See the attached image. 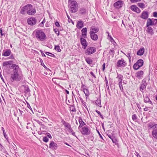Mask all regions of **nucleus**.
I'll use <instances>...</instances> for the list:
<instances>
[{
    "label": "nucleus",
    "mask_w": 157,
    "mask_h": 157,
    "mask_svg": "<svg viewBox=\"0 0 157 157\" xmlns=\"http://www.w3.org/2000/svg\"><path fill=\"white\" fill-rule=\"evenodd\" d=\"M11 67L13 69V72H15V71H16L17 72H18V71L19 69V67L18 65L14 64H12Z\"/></svg>",
    "instance_id": "obj_19"
},
{
    "label": "nucleus",
    "mask_w": 157,
    "mask_h": 157,
    "mask_svg": "<svg viewBox=\"0 0 157 157\" xmlns=\"http://www.w3.org/2000/svg\"><path fill=\"white\" fill-rule=\"evenodd\" d=\"M20 13L23 14L27 13L30 15H34L36 13V10L31 4H28L21 9Z\"/></svg>",
    "instance_id": "obj_1"
},
{
    "label": "nucleus",
    "mask_w": 157,
    "mask_h": 157,
    "mask_svg": "<svg viewBox=\"0 0 157 157\" xmlns=\"http://www.w3.org/2000/svg\"><path fill=\"white\" fill-rule=\"evenodd\" d=\"M118 84L119 85V87H120L121 90V91H123V86L122 85V83H120V84Z\"/></svg>",
    "instance_id": "obj_53"
},
{
    "label": "nucleus",
    "mask_w": 157,
    "mask_h": 157,
    "mask_svg": "<svg viewBox=\"0 0 157 157\" xmlns=\"http://www.w3.org/2000/svg\"><path fill=\"white\" fill-rule=\"evenodd\" d=\"M130 8L132 10L137 13H139L140 11V9L135 5H132L131 6Z\"/></svg>",
    "instance_id": "obj_15"
},
{
    "label": "nucleus",
    "mask_w": 157,
    "mask_h": 157,
    "mask_svg": "<svg viewBox=\"0 0 157 157\" xmlns=\"http://www.w3.org/2000/svg\"><path fill=\"white\" fill-rule=\"evenodd\" d=\"M67 17L68 19L69 22V23L71 22L74 25V22H73V21H72V20L70 18V17L69 16V15H68V14H67Z\"/></svg>",
    "instance_id": "obj_46"
},
{
    "label": "nucleus",
    "mask_w": 157,
    "mask_h": 157,
    "mask_svg": "<svg viewBox=\"0 0 157 157\" xmlns=\"http://www.w3.org/2000/svg\"><path fill=\"white\" fill-rule=\"evenodd\" d=\"M124 4V2L121 0L118 1L114 3L113 6L116 8L119 9L121 8Z\"/></svg>",
    "instance_id": "obj_9"
},
{
    "label": "nucleus",
    "mask_w": 157,
    "mask_h": 157,
    "mask_svg": "<svg viewBox=\"0 0 157 157\" xmlns=\"http://www.w3.org/2000/svg\"><path fill=\"white\" fill-rule=\"evenodd\" d=\"M152 21L151 19L150 18L148 19L146 24V27H149L150 25H152Z\"/></svg>",
    "instance_id": "obj_25"
},
{
    "label": "nucleus",
    "mask_w": 157,
    "mask_h": 157,
    "mask_svg": "<svg viewBox=\"0 0 157 157\" xmlns=\"http://www.w3.org/2000/svg\"><path fill=\"white\" fill-rule=\"evenodd\" d=\"M70 132L72 135H73L74 136H75L76 137H77L75 135V132H74L73 131V130L72 129H71V130H70Z\"/></svg>",
    "instance_id": "obj_52"
},
{
    "label": "nucleus",
    "mask_w": 157,
    "mask_h": 157,
    "mask_svg": "<svg viewBox=\"0 0 157 157\" xmlns=\"http://www.w3.org/2000/svg\"><path fill=\"white\" fill-rule=\"evenodd\" d=\"M12 62L11 61L4 62L3 63V66H6L8 65H10L12 63Z\"/></svg>",
    "instance_id": "obj_32"
},
{
    "label": "nucleus",
    "mask_w": 157,
    "mask_h": 157,
    "mask_svg": "<svg viewBox=\"0 0 157 157\" xmlns=\"http://www.w3.org/2000/svg\"><path fill=\"white\" fill-rule=\"evenodd\" d=\"M86 61L89 64H91L93 62L92 60L89 58H87L85 59Z\"/></svg>",
    "instance_id": "obj_33"
},
{
    "label": "nucleus",
    "mask_w": 157,
    "mask_h": 157,
    "mask_svg": "<svg viewBox=\"0 0 157 157\" xmlns=\"http://www.w3.org/2000/svg\"><path fill=\"white\" fill-rule=\"evenodd\" d=\"M132 118L133 121H135L137 119V117L136 114H133L132 115Z\"/></svg>",
    "instance_id": "obj_48"
},
{
    "label": "nucleus",
    "mask_w": 157,
    "mask_h": 157,
    "mask_svg": "<svg viewBox=\"0 0 157 157\" xmlns=\"http://www.w3.org/2000/svg\"><path fill=\"white\" fill-rule=\"evenodd\" d=\"M80 42L81 44L83 46V48L84 49H85L87 46L86 40L83 38H81L80 39Z\"/></svg>",
    "instance_id": "obj_17"
},
{
    "label": "nucleus",
    "mask_w": 157,
    "mask_h": 157,
    "mask_svg": "<svg viewBox=\"0 0 157 157\" xmlns=\"http://www.w3.org/2000/svg\"><path fill=\"white\" fill-rule=\"evenodd\" d=\"M140 67L139 66L138 64L137 63H135L133 65V68L134 69L137 70Z\"/></svg>",
    "instance_id": "obj_36"
},
{
    "label": "nucleus",
    "mask_w": 157,
    "mask_h": 157,
    "mask_svg": "<svg viewBox=\"0 0 157 157\" xmlns=\"http://www.w3.org/2000/svg\"><path fill=\"white\" fill-rule=\"evenodd\" d=\"M96 50V48L94 47H90L86 50L85 53L86 55H90L94 53Z\"/></svg>",
    "instance_id": "obj_7"
},
{
    "label": "nucleus",
    "mask_w": 157,
    "mask_h": 157,
    "mask_svg": "<svg viewBox=\"0 0 157 157\" xmlns=\"http://www.w3.org/2000/svg\"><path fill=\"white\" fill-rule=\"evenodd\" d=\"M147 27L146 32L149 34L152 35L154 34V32L152 28L150 27Z\"/></svg>",
    "instance_id": "obj_21"
},
{
    "label": "nucleus",
    "mask_w": 157,
    "mask_h": 157,
    "mask_svg": "<svg viewBox=\"0 0 157 157\" xmlns=\"http://www.w3.org/2000/svg\"><path fill=\"white\" fill-rule=\"evenodd\" d=\"M146 87V85L145 84L143 83L140 86V90L141 91H142V90H144L145 89Z\"/></svg>",
    "instance_id": "obj_35"
},
{
    "label": "nucleus",
    "mask_w": 157,
    "mask_h": 157,
    "mask_svg": "<svg viewBox=\"0 0 157 157\" xmlns=\"http://www.w3.org/2000/svg\"><path fill=\"white\" fill-rule=\"evenodd\" d=\"M71 110L72 112H75L76 111V109L73 107L71 108Z\"/></svg>",
    "instance_id": "obj_56"
},
{
    "label": "nucleus",
    "mask_w": 157,
    "mask_h": 157,
    "mask_svg": "<svg viewBox=\"0 0 157 157\" xmlns=\"http://www.w3.org/2000/svg\"><path fill=\"white\" fill-rule=\"evenodd\" d=\"M21 79V76L16 71L13 72L11 74V80L13 82L14 80L19 81Z\"/></svg>",
    "instance_id": "obj_5"
},
{
    "label": "nucleus",
    "mask_w": 157,
    "mask_h": 157,
    "mask_svg": "<svg viewBox=\"0 0 157 157\" xmlns=\"http://www.w3.org/2000/svg\"><path fill=\"white\" fill-rule=\"evenodd\" d=\"M63 124L65 127L68 128L69 130H71V129H72V128L71 127V126L68 123L64 121Z\"/></svg>",
    "instance_id": "obj_27"
},
{
    "label": "nucleus",
    "mask_w": 157,
    "mask_h": 157,
    "mask_svg": "<svg viewBox=\"0 0 157 157\" xmlns=\"http://www.w3.org/2000/svg\"><path fill=\"white\" fill-rule=\"evenodd\" d=\"M69 3L70 11L72 13L76 12L78 10L77 2L75 1H70V2Z\"/></svg>",
    "instance_id": "obj_3"
},
{
    "label": "nucleus",
    "mask_w": 157,
    "mask_h": 157,
    "mask_svg": "<svg viewBox=\"0 0 157 157\" xmlns=\"http://www.w3.org/2000/svg\"><path fill=\"white\" fill-rule=\"evenodd\" d=\"M105 82H106V88L108 90H109V86L108 83V80H107V79L106 78V77H105Z\"/></svg>",
    "instance_id": "obj_43"
},
{
    "label": "nucleus",
    "mask_w": 157,
    "mask_h": 157,
    "mask_svg": "<svg viewBox=\"0 0 157 157\" xmlns=\"http://www.w3.org/2000/svg\"><path fill=\"white\" fill-rule=\"evenodd\" d=\"M11 51L10 49H7L5 51L3 52L2 56H8L11 54Z\"/></svg>",
    "instance_id": "obj_13"
},
{
    "label": "nucleus",
    "mask_w": 157,
    "mask_h": 157,
    "mask_svg": "<svg viewBox=\"0 0 157 157\" xmlns=\"http://www.w3.org/2000/svg\"><path fill=\"white\" fill-rule=\"evenodd\" d=\"M40 130H46L47 129V127L45 126L44 124H43L41 126V127L40 128Z\"/></svg>",
    "instance_id": "obj_39"
},
{
    "label": "nucleus",
    "mask_w": 157,
    "mask_h": 157,
    "mask_svg": "<svg viewBox=\"0 0 157 157\" xmlns=\"http://www.w3.org/2000/svg\"><path fill=\"white\" fill-rule=\"evenodd\" d=\"M79 130L82 134L84 135H89L91 132L90 128L87 125L83 127Z\"/></svg>",
    "instance_id": "obj_4"
},
{
    "label": "nucleus",
    "mask_w": 157,
    "mask_h": 157,
    "mask_svg": "<svg viewBox=\"0 0 157 157\" xmlns=\"http://www.w3.org/2000/svg\"><path fill=\"white\" fill-rule=\"evenodd\" d=\"M85 12L86 10L83 8H82L80 10V12L81 13L83 14L85 13Z\"/></svg>",
    "instance_id": "obj_51"
},
{
    "label": "nucleus",
    "mask_w": 157,
    "mask_h": 157,
    "mask_svg": "<svg viewBox=\"0 0 157 157\" xmlns=\"http://www.w3.org/2000/svg\"><path fill=\"white\" fill-rule=\"evenodd\" d=\"M45 53L46 55L52 57H54L55 56L53 54L48 52H45Z\"/></svg>",
    "instance_id": "obj_42"
},
{
    "label": "nucleus",
    "mask_w": 157,
    "mask_h": 157,
    "mask_svg": "<svg viewBox=\"0 0 157 157\" xmlns=\"http://www.w3.org/2000/svg\"><path fill=\"white\" fill-rule=\"evenodd\" d=\"M35 37L37 40L43 41L46 39V36L42 31L37 30H35Z\"/></svg>",
    "instance_id": "obj_2"
},
{
    "label": "nucleus",
    "mask_w": 157,
    "mask_h": 157,
    "mask_svg": "<svg viewBox=\"0 0 157 157\" xmlns=\"http://www.w3.org/2000/svg\"><path fill=\"white\" fill-rule=\"evenodd\" d=\"M157 23V19H154V20L152 21V23L153 25H154L156 24Z\"/></svg>",
    "instance_id": "obj_49"
},
{
    "label": "nucleus",
    "mask_w": 157,
    "mask_h": 157,
    "mask_svg": "<svg viewBox=\"0 0 157 157\" xmlns=\"http://www.w3.org/2000/svg\"><path fill=\"white\" fill-rule=\"evenodd\" d=\"M138 6L140 8H144L145 7L144 4L142 3H140L138 4Z\"/></svg>",
    "instance_id": "obj_38"
},
{
    "label": "nucleus",
    "mask_w": 157,
    "mask_h": 157,
    "mask_svg": "<svg viewBox=\"0 0 157 157\" xmlns=\"http://www.w3.org/2000/svg\"><path fill=\"white\" fill-rule=\"evenodd\" d=\"M149 127L153 129L152 132V136L154 138L157 139V124L153 125H149Z\"/></svg>",
    "instance_id": "obj_6"
},
{
    "label": "nucleus",
    "mask_w": 157,
    "mask_h": 157,
    "mask_svg": "<svg viewBox=\"0 0 157 157\" xmlns=\"http://www.w3.org/2000/svg\"><path fill=\"white\" fill-rule=\"evenodd\" d=\"M83 91L85 94L86 98L88 97L90 94L89 90L86 89H83Z\"/></svg>",
    "instance_id": "obj_29"
},
{
    "label": "nucleus",
    "mask_w": 157,
    "mask_h": 157,
    "mask_svg": "<svg viewBox=\"0 0 157 157\" xmlns=\"http://www.w3.org/2000/svg\"><path fill=\"white\" fill-rule=\"evenodd\" d=\"M78 122L79 123V125L78 127V129H80V128H82L83 126L86 125V123L82 121V119L80 117H78Z\"/></svg>",
    "instance_id": "obj_12"
},
{
    "label": "nucleus",
    "mask_w": 157,
    "mask_h": 157,
    "mask_svg": "<svg viewBox=\"0 0 157 157\" xmlns=\"http://www.w3.org/2000/svg\"><path fill=\"white\" fill-rule=\"evenodd\" d=\"M0 34L1 36H3L4 35V33H2V29H0Z\"/></svg>",
    "instance_id": "obj_64"
},
{
    "label": "nucleus",
    "mask_w": 157,
    "mask_h": 157,
    "mask_svg": "<svg viewBox=\"0 0 157 157\" xmlns=\"http://www.w3.org/2000/svg\"><path fill=\"white\" fill-rule=\"evenodd\" d=\"M144 102L145 103L148 102L151 104V105H152V103L151 101H150V99L148 96L146 95L145 96V97H144Z\"/></svg>",
    "instance_id": "obj_24"
},
{
    "label": "nucleus",
    "mask_w": 157,
    "mask_h": 157,
    "mask_svg": "<svg viewBox=\"0 0 157 157\" xmlns=\"http://www.w3.org/2000/svg\"><path fill=\"white\" fill-rule=\"evenodd\" d=\"M91 31H90V32H92L93 33H97L99 30L98 29L97 27L91 28Z\"/></svg>",
    "instance_id": "obj_31"
},
{
    "label": "nucleus",
    "mask_w": 157,
    "mask_h": 157,
    "mask_svg": "<svg viewBox=\"0 0 157 157\" xmlns=\"http://www.w3.org/2000/svg\"><path fill=\"white\" fill-rule=\"evenodd\" d=\"M76 26L78 28L81 29L83 26V22L82 21H78Z\"/></svg>",
    "instance_id": "obj_20"
},
{
    "label": "nucleus",
    "mask_w": 157,
    "mask_h": 157,
    "mask_svg": "<svg viewBox=\"0 0 157 157\" xmlns=\"http://www.w3.org/2000/svg\"><path fill=\"white\" fill-rule=\"evenodd\" d=\"M122 75H118V76L117 77V78L118 79V81L119 82L118 84H120V83H122Z\"/></svg>",
    "instance_id": "obj_28"
},
{
    "label": "nucleus",
    "mask_w": 157,
    "mask_h": 157,
    "mask_svg": "<svg viewBox=\"0 0 157 157\" xmlns=\"http://www.w3.org/2000/svg\"><path fill=\"white\" fill-rule=\"evenodd\" d=\"M48 140V139L46 137H44L43 138V141L45 142H47Z\"/></svg>",
    "instance_id": "obj_47"
},
{
    "label": "nucleus",
    "mask_w": 157,
    "mask_h": 157,
    "mask_svg": "<svg viewBox=\"0 0 157 157\" xmlns=\"http://www.w3.org/2000/svg\"><path fill=\"white\" fill-rule=\"evenodd\" d=\"M95 103L96 105H98L100 107H101V101L100 100H97L96 101Z\"/></svg>",
    "instance_id": "obj_41"
},
{
    "label": "nucleus",
    "mask_w": 157,
    "mask_h": 157,
    "mask_svg": "<svg viewBox=\"0 0 157 157\" xmlns=\"http://www.w3.org/2000/svg\"><path fill=\"white\" fill-rule=\"evenodd\" d=\"M40 63H41V65L43 66L45 69H46L47 70H49L48 68L44 64L43 61L41 59L40 60Z\"/></svg>",
    "instance_id": "obj_40"
},
{
    "label": "nucleus",
    "mask_w": 157,
    "mask_h": 157,
    "mask_svg": "<svg viewBox=\"0 0 157 157\" xmlns=\"http://www.w3.org/2000/svg\"><path fill=\"white\" fill-rule=\"evenodd\" d=\"M2 131H3V134H4V136L5 137L6 139L7 138V136L6 133V132H5V130L4 128L2 127Z\"/></svg>",
    "instance_id": "obj_45"
},
{
    "label": "nucleus",
    "mask_w": 157,
    "mask_h": 157,
    "mask_svg": "<svg viewBox=\"0 0 157 157\" xmlns=\"http://www.w3.org/2000/svg\"><path fill=\"white\" fill-rule=\"evenodd\" d=\"M144 52V48H140L137 52V54L138 55L141 56L142 55Z\"/></svg>",
    "instance_id": "obj_22"
},
{
    "label": "nucleus",
    "mask_w": 157,
    "mask_h": 157,
    "mask_svg": "<svg viewBox=\"0 0 157 157\" xmlns=\"http://www.w3.org/2000/svg\"><path fill=\"white\" fill-rule=\"evenodd\" d=\"M148 17V12L147 11H144L142 13L140 17L143 19H146Z\"/></svg>",
    "instance_id": "obj_11"
},
{
    "label": "nucleus",
    "mask_w": 157,
    "mask_h": 157,
    "mask_svg": "<svg viewBox=\"0 0 157 157\" xmlns=\"http://www.w3.org/2000/svg\"><path fill=\"white\" fill-rule=\"evenodd\" d=\"M126 65V63L124 61V60L121 59V60H119L117 63V66L118 67H124Z\"/></svg>",
    "instance_id": "obj_10"
},
{
    "label": "nucleus",
    "mask_w": 157,
    "mask_h": 157,
    "mask_svg": "<svg viewBox=\"0 0 157 157\" xmlns=\"http://www.w3.org/2000/svg\"><path fill=\"white\" fill-rule=\"evenodd\" d=\"M105 63H104L102 65V69L104 71V69H105Z\"/></svg>",
    "instance_id": "obj_63"
},
{
    "label": "nucleus",
    "mask_w": 157,
    "mask_h": 157,
    "mask_svg": "<svg viewBox=\"0 0 157 157\" xmlns=\"http://www.w3.org/2000/svg\"><path fill=\"white\" fill-rule=\"evenodd\" d=\"M55 25L56 26H57L58 27H60V25L59 24V23L57 21H56L55 23Z\"/></svg>",
    "instance_id": "obj_54"
},
{
    "label": "nucleus",
    "mask_w": 157,
    "mask_h": 157,
    "mask_svg": "<svg viewBox=\"0 0 157 157\" xmlns=\"http://www.w3.org/2000/svg\"><path fill=\"white\" fill-rule=\"evenodd\" d=\"M127 56L128 57V58L129 60V61H130L131 57V56H130V53H128L127 54Z\"/></svg>",
    "instance_id": "obj_58"
},
{
    "label": "nucleus",
    "mask_w": 157,
    "mask_h": 157,
    "mask_svg": "<svg viewBox=\"0 0 157 157\" xmlns=\"http://www.w3.org/2000/svg\"><path fill=\"white\" fill-rule=\"evenodd\" d=\"M90 75H91V76H92L93 77H94V78H96L95 75H94V73L92 71L90 72Z\"/></svg>",
    "instance_id": "obj_55"
},
{
    "label": "nucleus",
    "mask_w": 157,
    "mask_h": 157,
    "mask_svg": "<svg viewBox=\"0 0 157 157\" xmlns=\"http://www.w3.org/2000/svg\"><path fill=\"white\" fill-rule=\"evenodd\" d=\"M108 136L112 140L113 143H116L117 140L115 137H114L112 135H108Z\"/></svg>",
    "instance_id": "obj_26"
},
{
    "label": "nucleus",
    "mask_w": 157,
    "mask_h": 157,
    "mask_svg": "<svg viewBox=\"0 0 157 157\" xmlns=\"http://www.w3.org/2000/svg\"><path fill=\"white\" fill-rule=\"evenodd\" d=\"M81 31L82 32V36L83 37L86 38V36L87 29L86 28H83Z\"/></svg>",
    "instance_id": "obj_23"
},
{
    "label": "nucleus",
    "mask_w": 157,
    "mask_h": 157,
    "mask_svg": "<svg viewBox=\"0 0 157 157\" xmlns=\"http://www.w3.org/2000/svg\"><path fill=\"white\" fill-rule=\"evenodd\" d=\"M138 64L140 67H142L144 63V61L142 59H139L136 62Z\"/></svg>",
    "instance_id": "obj_30"
},
{
    "label": "nucleus",
    "mask_w": 157,
    "mask_h": 157,
    "mask_svg": "<svg viewBox=\"0 0 157 157\" xmlns=\"http://www.w3.org/2000/svg\"><path fill=\"white\" fill-rule=\"evenodd\" d=\"M82 103L83 105L84 106V107H85V108H86V109H87V106L85 104V102L84 101H82Z\"/></svg>",
    "instance_id": "obj_57"
},
{
    "label": "nucleus",
    "mask_w": 157,
    "mask_h": 157,
    "mask_svg": "<svg viewBox=\"0 0 157 157\" xmlns=\"http://www.w3.org/2000/svg\"><path fill=\"white\" fill-rule=\"evenodd\" d=\"M110 40L111 42H113L114 41V40L113 39V38L111 36L110 37Z\"/></svg>",
    "instance_id": "obj_62"
},
{
    "label": "nucleus",
    "mask_w": 157,
    "mask_h": 157,
    "mask_svg": "<svg viewBox=\"0 0 157 157\" xmlns=\"http://www.w3.org/2000/svg\"><path fill=\"white\" fill-rule=\"evenodd\" d=\"M47 136L50 138H52V137L51 134L49 133L47 134Z\"/></svg>",
    "instance_id": "obj_60"
},
{
    "label": "nucleus",
    "mask_w": 157,
    "mask_h": 157,
    "mask_svg": "<svg viewBox=\"0 0 157 157\" xmlns=\"http://www.w3.org/2000/svg\"><path fill=\"white\" fill-rule=\"evenodd\" d=\"M24 91L26 93H27L30 92V90L28 86H25Z\"/></svg>",
    "instance_id": "obj_34"
},
{
    "label": "nucleus",
    "mask_w": 157,
    "mask_h": 157,
    "mask_svg": "<svg viewBox=\"0 0 157 157\" xmlns=\"http://www.w3.org/2000/svg\"><path fill=\"white\" fill-rule=\"evenodd\" d=\"M36 22V20L34 17H31L27 19V23L29 25H35Z\"/></svg>",
    "instance_id": "obj_8"
},
{
    "label": "nucleus",
    "mask_w": 157,
    "mask_h": 157,
    "mask_svg": "<svg viewBox=\"0 0 157 157\" xmlns=\"http://www.w3.org/2000/svg\"><path fill=\"white\" fill-rule=\"evenodd\" d=\"M90 37L93 40H96L98 39V36L97 34L93 33L92 32H90Z\"/></svg>",
    "instance_id": "obj_16"
},
{
    "label": "nucleus",
    "mask_w": 157,
    "mask_h": 157,
    "mask_svg": "<svg viewBox=\"0 0 157 157\" xmlns=\"http://www.w3.org/2000/svg\"><path fill=\"white\" fill-rule=\"evenodd\" d=\"M55 49L58 52H61V50L60 48V47L59 45L55 46Z\"/></svg>",
    "instance_id": "obj_37"
},
{
    "label": "nucleus",
    "mask_w": 157,
    "mask_h": 157,
    "mask_svg": "<svg viewBox=\"0 0 157 157\" xmlns=\"http://www.w3.org/2000/svg\"><path fill=\"white\" fill-rule=\"evenodd\" d=\"M9 58L10 59H14V57L13 56V54H12V55H11V56Z\"/></svg>",
    "instance_id": "obj_61"
},
{
    "label": "nucleus",
    "mask_w": 157,
    "mask_h": 157,
    "mask_svg": "<svg viewBox=\"0 0 157 157\" xmlns=\"http://www.w3.org/2000/svg\"><path fill=\"white\" fill-rule=\"evenodd\" d=\"M54 31L58 36L59 35V32L58 29H54Z\"/></svg>",
    "instance_id": "obj_44"
},
{
    "label": "nucleus",
    "mask_w": 157,
    "mask_h": 157,
    "mask_svg": "<svg viewBox=\"0 0 157 157\" xmlns=\"http://www.w3.org/2000/svg\"><path fill=\"white\" fill-rule=\"evenodd\" d=\"M144 72L143 71H138L136 73V76L138 78H142Z\"/></svg>",
    "instance_id": "obj_18"
},
{
    "label": "nucleus",
    "mask_w": 157,
    "mask_h": 157,
    "mask_svg": "<svg viewBox=\"0 0 157 157\" xmlns=\"http://www.w3.org/2000/svg\"><path fill=\"white\" fill-rule=\"evenodd\" d=\"M57 145L54 142L52 141L49 144V147L50 148L53 149L55 150L57 149Z\"/></svg>",
    "instance_id": "obj_14"
},
{
    "label": "nucleus",
    "mask_w": 157,
    "mask_h": 157,
    "mask_svg": "<svg viewBox=\"0 0 157 157\" xmlns=\"http://www.w3.org/2000/svg\"><path fill=\"white\" fill-rule=\"evenodd\" d=\"M141 0H130V1L132 3H133L140 1Z\"/></svg>",
    "instance_id": "obj_50"
},
{
    "label": "nucleus",
    "mask_w": 157,
    "mask_h": 157,
    "mask_svg": "<svg viewBox=\"0 0 157 157\" xmlns=\"http://www.w3.org/2000/svg\"><path fill=\"white\" fill-rule=\"evenodd\" d=\"M153 16L155 17H157V12H154L153 13Z\"/></svg>",
    "instance_id": "obj_59"
}]
</instances>
